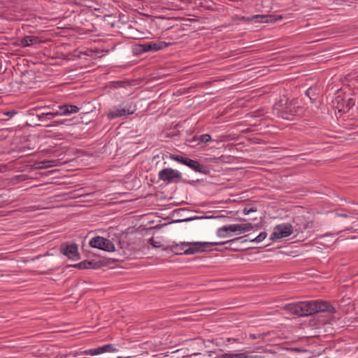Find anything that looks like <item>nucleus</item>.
Masks as SVG:
<instances>
[{
	"mask_svg": "<svg viewBox=\"0 0 358 358\" xmlns=\"http://www.w3.org/2000/svg\"><path fill=\"white\" fill-rule=\"evenodd\" d=\"M234 238L225 242H196V243H173L164 248L165 250H170L176 255H193L197 252L211 250L210 248L214 245H224L229 242H234Z\"/></svg>",
	"mask_w": 358,
	"mask_h": 358,
	"instance_id": "f257e3e1",
	"label": "nucleus"
},
{
	"mask_svg": "<svg viewBox=\"0 0 358 358\" xmlns=\"http://www.w3.org/2000/svg\"><path fill=\"white\" fill-rule=\"evenodd\" d=\"M299 317L308 316L320 312L335 313L333 306L323 301H299Z\"/></svg>",
	"mask_w": 358,
	"mask_h": 358,
	"instance_id": "f03ea898",
	"label": "nucleus"
},
{
	"mask_svg": "<svg viewBox=\"0 0 358 358\" xmlns=\"http://www.w3.org/2000/svg\"><path fill=\"white\" fill-rule=\"evenodd\" d=\"M36 111V116L42 122H46L48 120L53 117L59 116L58 108H55L54 106H45L32 109Z\"/></svg>",
	"mask_w": 358,
	"mask_h": 358,
	"instance_id": "7ed1b4c3",
	"label": "nucleus"
},
{
	"mask_svg": "<svg viewBox=\"0 0 358 358\" xmlns=\"http://www.w3.org/2000/svg\"><path fill=\"white\" fill-rule=\"evenodd\" d=\"M170 157L171 159L178 162H180L184 165L189 166L196 172L206 173L208 171V169L206 166L201 164L199 162L196 160L176 155H171Z\"/></svg>",
	"mask_w": 358,
	"mask_h": 358,
	"instance_id": "20e7f679",
	"label": "nucleus"
},
{
	"mask_svg": "<svg viewBox=\"0 0 358 358\" xmlns=\"http://www.w3.org/2000/svg\"><path fill=\"white\" fill-rule=\"evenodd\" d=\"M158 177L159 180L167 183H175L180 180L182 174L177 170L165 168L159 172Z\"/></svg>",
	"mask_w": 358,
	"mask_h": 358,
	"instance_id": "39448f33",
	"label": "nucleus"
},
{
	"mask_svg": "<svg viewBox=\"0 0 358 358\" xmlns=\"http://www.w3.org/2000/svg\"><path fill=\"white\" fill-rule=\"evenodd\" d=\"M252 229L253 226L251 223L225 225L222 227H220L217 230V235L223 236L222 234H221V232L223 231H229V232H234L236 234H241L242 233L251 231Z\"/></svg>",
	"mask_w": 358,
	"mask_h": 358,
	"instance_id": "423d86ee",
	"label": "nucleus"
},
{
	"mask_svg": "<svg viewBox=\"0 0 358 358\" xmlns=\"http://www.w3.org/2000/svg\"><path fill=\"white\" fill-rule=\"evenodd\" d=\"M90 245L107 252H114L115 250V247L112 241L101 236L92 238L90 241Z\"/></svg>",
	"mask_w": 358,
	"mask_h": 358,
	"instance_id": "0eeeda50",
	"label": "nucleus"
},
{
	"mask_svg": "<svg viewBox=\"0 0 358 358\" xmlns=\"http://www.w3.org/2000/svg\"><path fill=\"white\" fill-rule=\"evenodd\" d=\"M59 251L62 255L71 260L77 261L80 259L78 245L76 243H64L61 245Z\"/></svg>",
	"mask_w": 358,
	"mask_h": 358,
	"instance_id": "6e6552de",
	"label": "nucleus"
},
{
	"mask_svg": "<svg viewBox=\"0 0 358 358\" xmlns=\"http://www.w3.org/2000/svg\"><path fill=\"white\" fill-rule=\"evenodd\" d=\"M135 110H136V106H132L131 104L127 106L122 108H119L117 107H113L111 110H110L107 113V117L109 120H113L117 117H122V116L134 114Z\"/></svg>",
	"mask_w": 358,
	"mask_h": 358,
	"instance_id": "1a4fd4ad",
	"label": "nucleus"
},
{
	"mask_svg": "<svg viewBox=\"0 0 358 358\" xmlns=\"http://www.w3.org/2000/svg\"><path fill=\"white\" fill-rule=\"evenodd\" d=\"M293 232V227L290 224H282L275 227L271 239H280L290 236Z\"/></svg>",
	"mask_w": 358,
	"mask_h": 358,
	"instance_id": "9d476101",
	"label": "nucleus"
},
{
	"mask_svg": "<svg viewBox=\"0 0 358 358\" xmlns=\"http://www.w3.org/2000/svg\"><path fill=\"white\" fill-rule=\"evenodd\" d=\"M117 352V348L113 344H107L95 349L87 350L81 352L85 355H96L105 352Z\"/></svg>",
	"mask_w": 358,
	"mask_h": 358,
	"instance_id": "9b49d317",
	"label": "nucleus"
},
{
	"mask_svg": "<svg viewBox=\"0 0 358 358\" xmlns=\"http://www.w3.org/2000/svg\"><path fill=\"white\" fill-rule=\"evenodd\" d=\"M282 18V15H255L251 17H248V20H256L257 22L273 23Z\"/></svg>",
	"mask_w": 358,
	"mask_h": 358,
	"instance_id": "f8f14e48",
	"label": "nucleus"
},
{
	"mask_svg": "<svg viewBox=\"0 0 358 358\" xmlns=\"http://www.w3.org/2000/svg\"><path fill=\"white\" fill-rule=\"evenodd\" d=\"M215 358H262L258 355H250L248 352H227L221 355H218Z\"/></svg>",
	"mask_w": 358,
	"mask_h": 358,
	"instance_id": "ddd939ff",
	"label": "nucleus"
},
{
	"mask_svg": "<svg viewBox=\"0 0 358 358\" xmlns=\"http://www.w3.org/2000/svg\"><path fill=\"white\" fill-rule=\"evenodd\" d=\"M168 44L164 41L150 42L142 45L144 51H157L167 47Z\"/></svg>",
	"mask_w": 358,
	"mask_h": 358,
	"instance_id": "4468645a",
	"label": "nucleus"
},
{
	"mask_svg": "<svg viewBox=\"0 0 358 358\" xmlns=\"http://www.w3.org/2000/svg\"><path fill=\"white\" fill-rule=\"evenodd\" d=\"M59 115H66L72 113H76L79 111V108L74 105H60L57 106Z\"/></svg>",
	"mask_w": 358,
	"mask_h": 358,
	"instance_id": "2eb2a0df",
	"label": "nucleus"
},
{
	"mask_svg": "<svg viewBox=\"0 0 358 358\" xmlns=\"http://www.w3.org/2000/svg\"><path fill=\"white\" fill-rule=\"evenodd\" d=\"M38 43H41V40L34 36H27L20 40V45L22 47L30 46Z\"/></svg>",
	"mask_w": 358,
	"mask_h": 358,
	"instance_id": "dca6fc26",
	"label": "nucleus"
},
{
	"mask_svg": "<svg viewBox=\"0 0 358 358\" xmlns=\"http://www.w3.org/2000/svg\"><path fill=\"white\" fill-rule=\"evenodd\" d=\"M283 309L291 315L299 317V302L287 304Z\"/></svg>",
	"mask_w": 358,
	"mask_h": 358,
	"instance_id": "f3484780",
	"label": "nucleus"
},
{
	"mask_svg": "<svg viewBox=\"0 0 358 358\" xmlns=\"http://www.w3.org/2000/svg\"><path fill=\"white\" fill-rule=\"evenodd\" d=\"M297 220L301 222L299 224L297 223L298 227L296 229V231H301L303 232L304 230L307 229L308 228H311L313 226V222H305L304 219L303 217H297Z\"/></svg>",
	"mask_w": 358,
	"mask_h": 358,
	"instance_id": "a211bd4d",
	"label": "nucleus"
},
{
	"mask_svg": "<svg viewBox=\"0 0 358 358\" xmlns=\"http://www.w3.org/2000/svg\"><path fill=\"white\" fill-rule=\"evenodd\" d=\"M97 263L94 262L93 261H83L80 263L73 265L75 268H78L79 269H88V268H96Z\"/></svg>",
	"mask_w": 358,
	"mask_h": 358,
	"instance_id": "6ab92c4d",
	"label": "nucleus"
},
{
	"mask_svg": "<svg viewBox=\"0 0 358 358\" xmlns=\"http://www.w3.org/2000/svg\"><path fill=\"white\" fill-rule=\"evenodd\" d=\"M212 141V138L209 134H203L198 138L199 143H207Z\"/></svg>",
	"mask_w": 358,
	"mask_h": 358,
	"instance_id": "aec40b11",
	"label": "nucleus"
},
{
	"mask_svg": "<svg viewBox=\"0 0 358 358\" xmlns=\"http://www.w3.org/2000/svg\"><path fill=\"white\" fill-rule=\"evenodd\" d=\"M39 168H48L55 165V161H42L38 163Z\"/></svg>",
	"mask_w": 358,
	"mask_h": 358,
	"instance_id": "412c9836",
	"label": "nucleus"
},
{
	"mask_svg": "<svg viewBox=\"0 0 358 358\" xmlns=\"http://www.w3.org/2000/svg\"><path fill=\"white\" fill-rule=\"evenodd\" d=\"M266 236H267V234L266 232H264V231L261 232L257 237L253 238L252 240V241H255V242L259 243V242L264 241L266 238Z\"/></svg>",
	"mask_w": 358,
	"mask_h": 358,
	"instance_id": "4be33fe9",
	"label": "nucleus"
},
{
	"mask_svg": "<svg viewBox=\"0 0 358 358\" xmlns=\"http://www.w3.org/2000/svg\"><path fill=\"white\" fill-rule=\"evenodd\" d=\"M66 120H62V121H54L52 122L51 124H44L45 127H57L59 125H61V124H63L64 122H65Z\"/></svg>",
	"mask_w": 358,
	"mask_h": 358,
	"instance_id": "5701e85b",
	"label": "nucleus"
},
{
	"mask_svg": "<svg viewBox=\"0 0 358 358\" xmlns=\"http://www.w3.org/2000/svg\"><path fill=\"white\" fill-rule=\"evenodd\" d=\"M256 210H257L256 208L245 207L243 209V213L244 215H248L249 213H250L252 212H255Z\"/></svg>",
	"mask_w": 358,
	"mask_h": 358,
	"instance_id": "b1692460",
	"label": "nucleus"
},
{
	"mask_svg": "<svg viewBox=\"0 0 358 358\" xmlns=\"http://www.w3.org/2000/svg\"><path fill=\"white\" fill-rule=\"evenodd\" d=\"M355 103V101L353 99H348L346 107L348 109H350Z\"/></svg>",
	"mask_w": 358,
	"mask_h": 358,
	"instance_id": "393cba45",
	"label": "nucleus"
},
{
	"mask_svg": "<svg viewBox=\"0 0 358 358\" xmlns=\"http://www.w3.org/2000/svg\"><path fill=\"white\" fill-rule=\"evenodd\" d=\"M226 341L228 343H241L240 339L238 338H227Z\"/></svg>",
	"mask_w": 358,
	"mask_h": 358,
	"instance_id": "a878e982",
	"label": "nucleus"
},
{
	"mask_svg": "<svg viewBox=\"0 0 358 358\" xmlns=\"http://www.w3.org/2000/svg\"><path fill=\"white\" fill-rule=\"evenodd\" d=\"M150 243L155 248H159L162 246L159 244V242L155 241L153 238L150 239Z\"/></svg>",
	"mask_w": 358,
	"mask_h": 358,
	"instance_id": "bb28decb",
	"label": "nucleus"
},
{
	"mask_svg": "<svg viewBox=\"0 0 358 358\" xmlns=\"http://www.w3.org/2000/svg\"><path fill=\"white\" fill-rule=\"evenodd\" d=\"M221 234H222L224 236H218L222 237V238H226V237H228L230 236L229 231H223L221 232Z\"/></svg>",
	"mask_w": 358,
	"mask_h": 358,
	"instance_id": "cd10ccee",
	"label": "nucleus"
},
{
	"mask_svg": "<svg viewBox=\"0 0 358 358\" xmlns=\"http://www.w3.org/2000/svg\"><path fill=\"white\" fill-rule=\"evenodd\" d=\"M336 215L338 217H349V215L345 213H336Z\"/></svg>",
	"mask_w": 358,
	"mask_h": 358,
	"instance_id": "c85d7f7f",
	"label": "nucleus"
},
{
	"mask_svg": "<svg viewBox=\"0 0 358 358\" xmlns=\"http://www.w3.org/2000/svg\"><path fill=\"white\" fill-rule=\"evenodd\" d=\"M14 114H16V112L13 110V111H9L8 113H6L5 115H8V116H12Z\"/></svg>",
	"mask_w": 358,
	"mask_h": 358,
	"instance_id": "c756f323",
	"label": "nucleus"
},
{
	"mask_svg": "<svg viewBox=\"0 0 358 358\" xmlns=\"http://www.w3.org/2000/svg\"><path fill=\"white\" fill-rule=\"evenodd\" d=\"M250 338H252V339H256L257 336L255 334H250Z\"/></svg>",
	"mask_w": 358,
	"mask_h": 358,
	"instance_id": "7c9ffc66",
	"label": "nucleus"
},
{
	"mask_svg": "<svg viewBox=\"0 0 358 358\" xmlns=\"http://www.w3.org/2000/svg\"><path fill=\"white\" fill-rule=\"evenodd\" d=\"M214 141H216V142H222V141H223V140H222V139H220V140H214Z\"/></svg>",
	"mask_w": 358,
	"mask_h": 358,
	"instance_id": "2f4dec72",
	"label": "nucleus"
},
{
	"mask_svg": "<svg viewBox=\"0 0 358 358\" xmlns=\"http://www.w3.org/2000/svg\"><path fill=\"white\" fill-rule=\"evenodd\" d=\"M225 347H227V349H229V347L227 346V344L225 345Z\"/></svg>",
	"mask_w": 358,
	"mask_h": 358,
	"instance_id": "473e14b6",
	"label": "nucleus"
},
{
	"mask_svg": "<svg viewBox=\"0 0 358 358\" xmlns=\"http://www.w3.org/2000/svg\"><path fill=\"white\" fill-rule=\"evenodd\" d=\"M225 347H227V349H229V347L227 346V344L225 345Z\"/></svg>",
	"mask_w": 358,
	"mask_h": 358,
	"instance_id": "72a5a7b5",
	"label": "nucleus"
},
{
	"mask_svg": "<svg viewBox=\"0 0 358 358\" xmlns=\"http://www.w3.org/2000/svg\"><path fill=\"white\" fill-rule=\"evenodd\" d=\"M357 80H358V76H357Z\"/></svg>",
	"mask_w": 358,
	"mask_h": 358,
	"instance_id": "f704fd0d",
	"label": "nucleus"
}]
</instances>
